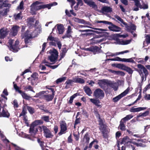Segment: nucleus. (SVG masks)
<instances>
[{"instance_id":"72a5a7b5","label":"nucleus","mask_w":150,"mask_h":150,"mask_svg":"<svg viewBox=\"0 0 150 150\" xmlns=\"http://www.w3.org/2000/svg\"><path fill=\"white\" fill-rule=\"evenodd\" d=\"M74 82L82 83H84L85 82V81L83 79L78 77L74 78Z\"/></svg>"},{"instance_id":"5701e85b","label":"nucleus","mask_w":150,"mask_h":150,"mask_svg":"<svg viewBox=\"0 0 150 150\" xmlns=\"http://www.w3.org/2000/svg\"><path fill=\"white\" fill-rule=\"evenodd\" d=\"M89 99L91 103L94 104L98 107H101V105L100 104V102L99 100L94 98H90Z\"/></svg>"},{"instance_id":"f8f14e48","label":"nucleus","mask_w":150,"mask_h":150,"mask_svg":"<svg viewBox=\"0 0 150 150\" xmlns=\"http://www.w3.org/2000/svg\"><path fill=\"white\" fill-rule=\"evenodd\" d=\"M85 3L90 7H91L95 10H97L98 7L95 2L92 0H83Z\"/></svg>"},{"instance_id":"4c0bfd02","label":"nucleus","mask_w":150,"mask_h":150,"mask_svg":"<svg viewBox=\"0 0 150 150\" xmlns=\"http://www.w3.org/2000/svg\"><path fill=\"white\" fill-rule=\"evenodd\" d=\"M121 62L134 63V61L132 58L129 59L121 58Z\"/></svg>"},{"instance_id":"9b49d317","label":"nucleus","mask_w":150,"mask_h":150,"mask_svg":"<svg viewBox=\"0 0 150 150\" xmlns=\"http://www.w3.org/2000/svg\"><path fill=\"white\" fill-rule=\"evenodd\" d=\"M129 90L130 89L129 88H127L123 92L119 95L117 96H116V97L114 98H113V101L115 102H117L122 97L126 95L129 92Z\"/></svg>"},{"instance_id":"5fc2aeb1","label":"nucleus","mask_w":150,"mask_h":150,"mask_svg":"<svg viewBox=\"0 0 150 150\" xmlns=\"http://www.w3.org/2000/svg\"><path fill=\"white\" fill-rule=\"evenodd\" d=\"M77 96V93L74 94L73 96H72L70 97V99L69 100V103H71L73 102V100L74 98H75Z\"/></svg>"},{"instance_id":"3c124183","label":"nucleus","mask_w":150,"mask_h":150,"mask_svg":"<svg viewBox=\"0 0 150 150\" xmlns=\"http://www.w3.org/2000/svg\"><path fill=\"white\" fill-rule=\"evenodd\" d=\"M95 69H96V68H94V69H90L89 70H85V71H83V73H81V71H79L78 72V73H80L82 75H84L85 76H87L88 75L87 74H86V73H84V71H93V70H94L95 71Z\"/></svg>"},{"instance_id":"e433bc0d","label":"nucleus","mask_w":150,"mask_h":150,"mask_svg":"<svg viewBox=\"0 0 150 150\" xmlns=\"http://www.w3.org/2000/svg\"><path fill=\"white\" fill-rule=\"evenodd\" d=\"M112 66H115L116 67L120 69L123 70L125 65L123 64H112Z\"/></svg>"},{"instance_id":"09e8293b","label":"nucleus","mask_w":150,"mask_h":150,"mask_svg":"<svg viewBox=\"0 0 150 150\" xmlns=\"http://www.w3.org/2000/svg\"><path fill=\"white\" fill-rule=\"evenodd\" d=\"M15 19L16 20L21 19L22 18V15L21 13H18L14 15Z\"/></svg>"},{"instance_id":"bb28decb","label":"nucleus","mask_w":150,"mask_h":150,"mask_svg":"<svg viewBox=\"0 0 150 150\" xmlns=\"http://www.w3.org/2000/svg\"><path fill=\"white\" fill-rule=\"evenodd\" d=\"M108 86L113 88L115 91H116L118 89V84L116 83L112 82L109 81Z\"/></svg>"},{"instance_id":"8fccbe9b","label":"nucleus","mask_w":150,"mask_h":150,"mask_svg":"<svg viewBox=\"0 0 150 150\" xmlns=\"http://www.w3.org/2000/svg\"><path fill=\"white\" fill-rule=\"evenodd\" d=\"M129 52V51L128 50H125L123 51H122L121 52H116L114 53V54H112V56H117L118 55L120 54H123L125 53H127Z\"/></svg>"},{"instance_id":"864d4df0","label":"nucleus","mask_w":150,"mask_h":150,"mask_svg":"<svg viewBox=\"0 0 150 150\" xmlns=\"http://www.w3.org/2000/svg\"><path fill=\"white\" fill-rule=\"evenodd\" d=\"M66 78L65 77H64L62 78L58 79L56 81V83H58L59 82H62L66 80Z\"/></svg>"},{"instance_id":"39448f33","label":"nucleus","mask_w":150,"mask_h":150,"mask_svg":"<svg viewBox=\"0 0 150 150\" xmlns=\"http://www.w3.org/2000/svg\"><path fill=\"white\" fill-rule=\"evenodd\" d=\"M49 53L51 55L48 57V59L51 62L54 63L57 60L58 56V53L57 50L55 49L51 50L49 51Z\"/></svg>"},{"instance_id":"c756f323","label":"nucleus","mask_w":150,"mask_h":150,"mask_svg":"<svg viewBox=\"0 0 150 150\" xmlns=\"http://www.w3.org/2000/svg\"><path fill=\"white\" fill-rule=\"evenodd\" d=\"M19 27L17 25L13 26L12 28V35L14 36L16 35L17 32L19 29Z\"/></svg>"},{"instance_id":"2f4dec72","label":"nucleus","mask_w":150,"mask_h":150,"mask_svg":"<svg viewBox=\"0 0 150 150\" xmlns=\"http://www.w3.org/2000/svg\"><path fill=\"white\" fill-rule=\"evenodd\" d=\"M8 11V8H4L3 10H1L0 11V17L2 18L6 16Z\"/></svg>"},{"instance_id":"f257e3e1","label":"nucleus","mask_w":150,"mask_h":150,"mask_svg":"<svg viewBox=\"0 0 150 150\" xmlns=\"http://www.w3.org/2000/svg\"><path fill=\"white\" fill-rule=\"evenodd\" d=\"M42 123L43 122L41 120H36L33 122L31 125L29 129V133L30 135L33 137H34L35 135L38 131L36 126Z\"/></svg>"},{"instance_id":"338daca9","label":"nucleus","mask_w":150,"mask_h":150,"mask_svg":"<svg viewBox=\"0 0 150 150\" xmlns=\"http://www.w3.org/2000/svg\"><path fill=\"white\" fill-rule=\"evenodd\" d=\"M78 2L77 4L79 5H80L81 6H82L83 3L82 0H76Z\"/></svg>"},{"instance_id":"f704fd0d","label":"nucleus","mask_w":150,"mask_h":150,"mask_svg":"<svg viewBox=\"0 0 150 150\" xmlns=\"http://www.w3.org/2000/svg\"><path fill=\"white\" fill-rule=\"evenodd\" d=\"M125 122L122 120H121L120 122V124L118 128L120 129L122 131H125Z\"/></svg>"},{"instance_id":"b1692460","label":"nucleus","mask_w":150,"mask_h":150,"mask_svg":"<svg viewBox=\"0 0 150 150\" xmlns=\"http://www.w3.org/2000/svg\"><path fill=\"white\" fill-rule=\"evenodd\" d=\"M72 28L71 27L68 25L67 30L66 33L65 35L63 37V38H64L66 37L69 38L71 36V34L72 33Z\"/></svg>"},{"instance_id":"412c9836","label":"nucleus","mask_w":150,"mask_h":150,"mask_svg":"<svg viewBox=\"0 0 150 150\" xmlns=\"http://www.w3.org/2000/svg\"><path fill=\"white\" fill-rule=\"evenodd\" d=\"M88 28H89L96 30H98V31H95V33H96L97 34H101L103 33L104 31H107V30L106 29H103L101 28H93L90 26H86Z\"/></svg>"},{"instance_id":"e2e57ef3","label":"nucleus","mask_w":150,"mask_h":150,"mask_svg":"<svg viewBox=\"0 0 150 150\" xmlns=\"http://www.w3.org/2000/svg\"><path fill=\"white\" fill-rule=\"evenodd\" d=\"M19 44V42L18 40H16L15 43V45H13L14 46V47L15 48H17L18 49V48L16 46L17 45H18Z\"/></svg>"},{"instance_id":"7c9ffc66","label":"nucleus","mask_w":150,"mask_h":150,"mask_svg":"<svg viewBox=\"0 0 150 150\" xmlns=\"http://www.w3.org/2000/svg\"><path fill=\"white\" fill-rule=\"evenodd\" d=\"M104 40V39H101L99 40H96L95 38H93L90 40L91 42V44H96L98 43L101 42Z\"/></svg>"},{"instance_id":"2eb2a0df","label":"nucleus","mask_w":150,"mask_h":150,"mask_svg":"<svg viewBox=\"0 0 150 150\" xmlns=\"http://www.w3.org/2000/svg\"><path fill=\"white\" fill-rule=\"evenodd\" d=\"M1 101H0V117L3 116L5 117H8L9 116V113L5 110L4 108L1 106Z\"/></svg>"},{"instance_id":"a18cd8bd","label":"nucleus","mask_w":150,"mask_h":150,"mask_svg":"<svg viewBox=\"0 0 150 150\" xmlns=\"http://www.w3.org/2000/svg\"><path fill=\"white\" fill-rule=\"evenodd\" d=\"M123 70L126 71L129 74H132L133 72V70L129 67L125 65Z\"/></svg>"},{"instance_id":"c03bdc74","label":"nucleus","mask_w":150,"mask_h":150,"mask_svg":"<svg viewBox=\"0 0 150 150\" xmlns=\"http://www.w3.org/2000/svg\"><path fill=\"white\" fill-rule=\"evenodd\" d=\"M128 36V35L127 34H125L124 35H121L120 34H115L113 35H112V36L114 38H125L127 37Z\"/></svg>"},{"instance_id":"aec40b11","label":"nucleus","mask_w":150,"mask_h":150,"mask_svg":"<svg viewBox=\"0 0 150 150\" xmlns=\"http://www.w3.org/2000/svg\"><path fill=\"white\" fill-rule=\"evenodd\" d=\"M13 42V40H9L8 42L9 45H8V47L11 51H12L14 52H16L18 51V50L17 48H14L13 45H12Z\"/></svg>"},{"instance_id":"473e14b6","label":"nucleus","mask_w":150,"mask_h":150,"mask_svg":"<svg viewBox=\"0 0 150 150\" xmlns=\"http://www.w3.org/2000/svg\"><path fill=\"white\" fill-rule=\"evenodd\" d=\"M125 26L128 31H130L131 30H135L136 29L135 25L133 24H131L129 25H127L126 24Z\"/></svg>"},{"instance_id":"6e6d98bb","label":"nucleus","mask_w":150,"mask_h":150,"mask_svg":"<svg viewBox=\"0 0 150 150\" xmlns=\"http://www.w3.org/2000/svg\"><path fill=\"white\" fill-rule=\"evenodd\" d=\"M84 139L85 140L86 142H88L89 141V138L88 133H86L84 136Z\"/></svg>"},{"instance_id":"20e7f679","label":"nucleus","mask_w":150,"mask_h":150,"mask_svg":"<svg viewBox=\"0 0 150 150\" xmlns=\"http://www.w3.org/2000/svg\"><path fill=\"white\" fill-rule=\"evenodd\" d=\"M97 23H103L105 24H111L110 26L108 27V28L109 30L112 31L118 32L120 31L121 28L118 26H117L114 25L112 24V23L110 22L106 21H98L96 22Z\"/></svg>"},{"instance_id":"423d86ee","label":"nucleus","mask_w":150,"mask_h":150,"mask_svg":"<svg viewBox=\"0 0 150 150\" xmlns=\"http://www.w3.org/2000/svg\"><path fill=\"white\" fill-rule=\"evenodd\" d=\"M39 128H40V130L41 131H42V129H43L44 136L48 138H52L53 136V135L50 130L46 127L42 126H40Z\"/></svg>"},{"instance_id":"cd10ccee","label":"nucleus","mask_w":150,"mask_h":150,"mask_svg":"<svg viewBox=\"0 0 150 150\" xmlns=\"http://www.w3.org/2000/svg\"><path fill=\"white\" fill-rule=\"evenodd\" d=\"M102 11L103 13H108L111 12L112 11V8L109 6H105L102 8Z\"/></svg>"},{"instance_id":"393cba45","label":"nucleus","mask_w":150,"mask_h":150,"mask_svg":"<svg viewBox=\"0 0 150 150\" xmlns=\"http://www.w3.org/2000/svg\"><path fill=\"white\" fill-rule=\"evenodd\" d=\"M132 140L130 139L128 136H126L123 138L121 143L124 144H127L131 143Z\"/></svg>"},{"instance_id":"c9c22d12","label":"nucleus","mask_w":150,"mask_h":150,"mask_svg":"<svg viewBox=\"0 0 150 150\" xmlns=\"http://www.w3.org/2000/svg\"><path fill=\"white\" fill-rule=\"evenodd\" d=\"M139 8L144 9H148V3L147 2H144L143 1Z\"/></svg>"},{"instance_id":"4d7b16f0","label":"nucleus","mask_w":150,"mask_h":150,"mask_svg":"<svg viewBox=\"0 0 150 150\" xmlns=\"http://www.w3.org/2000/svg\"><path fill=\"white\" fill-rule=\"evenodd\" d=\"M38 142L42 149H43V147L45 146L44 142L43 141H41L40 139H38Z\"/></svg>"},{"instance_id":"4468645a","label":"nucleus","mask_w":150,"mask_h":150,"mask_svg":"<svg viewBox=\"0 0 150 150\" xmlns=\"http://www.w3.org/2000/svg\"><path fill=\"white\" fill-rule=\"evenodd\" d=\"M61 131L59 134L60 135L63 134L67 130V125L65 121H61L60 122Z\"/></svg>"},{"instance_id":"1a4fd4ad","label":"nucleus","mask_w":150,"mask_h":150,"mask_svg":"<svg viewBox=\"0 0 150 150\" xmlns=\"http://www.w3.org/2000/svg\"><path fill=\"white\" fill-rule=\"evenodd\" d=\"M43 8L39 1H37L33 3L31 6V11L34 13L35 11Z\"/></svg>"},{"instance_id":"0e129e2a","label":"nucleus","mask_w":150,"mask_h":150,"mask_svg":"<svg viewBox=\"0 0 150 150\" xmlns=\"http://www.w3.org/2000/svg\"><path fill=\"white\" fill-rule=\"evenodd\" d=\"M42 118L46 122H48L49 121V117L47 116L43 117Z\"/></svg>"},{"instance_id":"ddd939ff","label":"nucleus","mask_w":150,"mask_h":150,"mask_svg":"<svg viewBox=\"0 0 150 150\" xmlns=\"http://www.w3.org/2000/svg\"><path fill=\"white\" fill-rule=\"evenodd\" d=\"M99 124L100 125V129L103 133L106 132L107 129V126L103 124V120L101 119L100 117H99Z\"/></svg>"},{"instance_id":"4be33fe9","label":"nucleus","mask_w":150,"mask_h":150,"mask_svg":"<svg viewBox=\"0 0 150 150\" xmlns=\"http://www.w3.org/2000/svg\"><path fill=\"white\" fill-rule=\"evenodd\" d=\"M146 107H138L136 108L132 107L130 110V111L131 112H139L140 111L145 110Z\"/></svg>"},{"instance_id":"603ef678","label":"nucleus","mask_w":150,"mask_h":150,"mask_svg":"<svg viewBox=\"0 0 150 150\" xmlns=\"http://www.w3.org/2000/svg\"><path fill=\"white\" fill-rule=\"evenodd\" d=\"M23 1H22L20 3L19 6L17 7V9L18 10H22L23 9Z\"/></svg>"},{"instance_id":"49530a36","label":"nucleus","mask_w":150,"mask_h":150,"mask_svg":"<svg viewBox=\"0 0 150 150\" xmlns=\"http://www.w3.org/2000/svg\"><path fill=\"white\" fill-rule=\"evenodd\" d=\"M35 20L34 19L30 18L27 19L28 25H32L34 24Z\"/></svg>"},{"instance_id":"6e6552de","label":"nucleus","mask_w":150,"mask_h":150,"mask_svg":"<svg viewBox=\"0 0 150 150\" xmlns=\"http://www.w3.org/2000/svg\"><path fill=\"white\" fill-rule=\"evenodd\" d=\"M49 89L51 90L52 93V95H44L45 93L46 92L45 91H42L38 93V94H39L40 95L43 94L44 98V99L47 101H49L52 100L53 99L54 96V89L51 88Z\"/></svg>"},{"instance_id":"bf43d9fd","label":"nucleus","mask_w":150,"mask_h":150,"mask_svg":"<svg viewBox=\"0 0 150 150\" xmlns=\"http://www.w3.org/2000/svg\"><path fill=\"white\" fill-rule=\"evenodd\" d=\"M74 81V78L72 80H67L66 82V83L67 84H71Z\"/></svg>"},{"instance_id":"6ab92c4d","label":"nucleus","mask_w":150,"mask_h":150,"mask_svg":"<svg viewBox=\"0 0 150 150\" xmlns=\"http://www.w3.org/2000/svg\"><path fill=\"white\" fill-rule=\"evenodd\" d=\"M9 30L6 28H3L0 30V38L3 39L7 34Z\"/></svg>"},{"instance_id":"a878e982","label":"nucleus","mask_w":150,"mask_h":150,"mask_svg":"<svg viewBox=\"0 0 150 150\" xmlns=\"http://www.w3.org/2000/svg\"><path fill=\"white\" fill-rule=\"evenodd\" d=\"M131 40H117V43L118 44L121 45H127L129 44L131 42Z\"/></svg>"},{"instance_id":"de8ad7c7","label":"nucleus","mask_w":150,"mask_h":150,"mask_svg":"<svg viewBox=\"0 0 150 150\" xmlns=\"http://www.w3.org/2000/svg\"><path fill=\"white\" fill-rule=\"evenodd\" d=\"M24 89L25 91H30L35 93V91L33 90V88L30 86H24Z\"/></svg>"},{"instance_id":"ea45409f","label":"nucleus","mask_w":150,"mask_h":150,"mask_svg":"<svg viewBox=\"0 0 150 150\" xmlns=\"http://www.w3.org/2000/svg\"><path fill=\"white\" fill-rule=\"evenodd\" d=\"M133 116L131 115H127L125 117L122 118L121 120L125 122L126 121H128L132 118L133 117Z\"/></svg>"},{"instance_id":"79ce46f5","label":"nucleus","mask_w":150,"mask_h":150,"mask_svg":"<svg viewBox=\"0 0 150 150\" xmlns=\"http://www.w3.org/2000/svg\"><path fill=\"white\" fill-rule=\"evenodd\" d=\"M72 19L74 21L78 23H85V21L83 19H80L79 18L76 17L73 18Z\"/></svg>"},{"instance_id":"f3484780","label":"nucleus","mask_w":150,"mask_h":150,"mask_svg":"<svg viewBox=\"0 0 150 150\" xmlns=\"http://www.w3.org/2000/svg\"><path fill=\"white\" fill-rule=\"evenodd\" d=\"M26 109H27L29 112L31 114L34 112V110L31 107L29 106H24L23 107V110L22 112L20 114V116L24 115L26 111Z\"/></svg>"},{"instance_id":"58836bf2","label":"nucleus","mask_w":150,"mask_h":150,"mask_svg":"<svg viewBox=\"0 0 150 150\" xmlns=\"http://www.w3.org/2000/svg\"><path fill=\"white\" fill-rule=\"evenodd\" d=\"M84 91L89 96H90L92 93V92L91 89L87 87H84Z\"/></svg>"},{"instance_id":"0eeeda50","label":"nucleus","mask_w":150,"mask_h":150,"mask_svg":"<svg viewBox=\"0 0 150 150\" xmlns=\"http://www.w3.org/2000/svg\"><path fill=\"white\" fill-rule=\"evenodd\" d=\"M14 82H13L14 88L16 90V91L18 92L21 94L23 98L27 100H28L31 98V97L28 96L26 93L21 91L20 90L21 88L18 87L16 84H14Z\"/></svg>"},{"instance_id":"f03ea898","label":"nucleus","mask_w":150,"mask_h":150,"mask_svg":"<svg viewBox=\"0 0 150 150\" xmlns=\"http://www.w3.org/2000/svg\"><path fill=\"white\" fill-rule=\"evenodd\" d=\"M39 30V29H37L33 32L31 30H28L25 34L22 35L23 38H25V41L26 44L29 43L28 41L29 39L37 36L39 33H38ZM40 33L39 32V33Z\"/></svg>"},{"instance_id":"dca6fc26","label":"nucleus","mask_w":150,"mask_h":150,"mask_svg":"<svg viewBox=\"0 0 150 150\" xmlns=\"http://www.w3.org/2000/svg\"><path fill=\"white\" fill-rule=\"evenodd\" d=\"M109 82L107 80L103 79L99 80L98 84L101 88H104L108 85Z\"/></svg>"},{"instance_id":"a19ab883","label":"nucleus","mask_w":150,"mask_h":150,"mask_svg":"<svg viewBox=\"0 0 150 150\" xmlns=\"http://www.w3.org/2000/svg\"><path fill=\"white\" fill-rule=\"evenodd\" d=\"M99 49V48L96 46L91 47V52L94 54L98 52Z\"/></svg>"},{"instance_id":"7ed1b4c3","label":"nucleus","mask_w":150,"mask_h":150,"mask_svg":"<svg viewBox=\"0 0 150 150\" xmlns=\"http://www.w3.org/2000/svg\"><path fill=\"white\" fill-rule=\"evenodd\" d=\"M138 69H137V71L139 73L142 78V81L144 80H146L147 75L148 74V72L146 68L142 65L138 64L137 65Z\"/></svg>"},{"instance_id":"a211bd4d","label":"nucleus","mask_w":150,"mask_h":150,"mask_svg":"<svg viewBox=\"0 0 150 150\" xmlns=\"http://www.w3.org/2000/svg\"><path fill=\"white\" fill-rule=\"evenodd\" d=\"M135 3V6H136L133 8V10L134 11H138L139 10L141 5L143 1V0H132Z\"/></svg>"},{"instance_id":"37998d69","label":"nucleus","mask_w":150,"mask_h":150,"mask_svg":"<svg viewBox=\"0 0 150 150\" xmlns=\"http://www.w3.org/2000/svg\"><path fill=\"white\" fill-rule=\"evenodd\" d=\"M115 18L118 20V23L120 24H123L125 25H126V23L119 16H116L115 17Z\"/></svg>"},{"instance_id":"69168bd1","label":"nucleus","mask_w":150,"mask_h":150,"mask_svg":"<svg viewBox=\"0 0 150 150\" xmlns=\"http://www.w3.org/2000/svg\"><path fill=\"white\" fill-rule=\"evenodd\" d=\"M143 117H144L149 115V111H146L145 112L142 113Z\"/></svg>"},{"instance_id":"680f3d73","label":"nucleus","mask_w":150,"mask_h":150,"mask_svg":"<svg viewBox=\"0 0 150 150\" xmlns=\"http://www.w3.org/2000/svg\"><path fill=\"white\" fill-rule=\"evenodd\" d=\"M13 104L15 108H17L18 107V105L16 100H14L13 101Z\"/></svg>"},{"instance_id":"774afa93","label":"nucleus","mask_w":150,"mask_h":150,"mask_svg":"<svg viewBox=\"0 0 150 150\" xmlns=\"http://www.w3.org/2000/svg\"><path fill=\"white\" fill-rule=\"evenodd\" d=\"M121 135L120 132L119 131L117 132L116 133V138H119Z\"/></svg>"},{"instance_id":"9d476101","label":"nucleus","mask_w":150,"mask_h":150,"mask_svg":"<svg viewBox=\"0 0 150 150\" xmlns=\"http://www.w3.org/2000/svg\"><path fill=\"white\" fill-rule=\"evenodd\" d=\"M93 96L96 98L101 99L104 97V93L102 90L98 88L95 90L94 92Z\"/></svg>"},{"instance_id":"13d9d810","label":"nucleus","mask_w":150,"mask_h":150,"mask_svg":"<svg viewBox=\"0 0 150 150\" xmlns=\"http://www.w3.org/2000/svg\"><path fill=\"white\" fill-rule=\"evenodd\" d=\"M146 41L148 44L150 43V35H147L146 36Z\"/></svg>"},{"instance_id":"052dcab7","label":"nucleus","mask_w":150,"mask_h":150,"mask_svg":"<svg viewBox=\"0 0 150 150\" xmlns=\"http://www.w3.org/2000/svg\"><path fill=\"white\" fill-rule=\"evenodd\" d=\"M116 74L121 75L122 76H124L125 74V73L124 72L120 71H116Z\"/></svg>"},{"instance_id":"c85d7f7f","label":"nucleus","mask_w":150,"mask_h":150,"mask_svg":"<svg viewBox=\"0 0 150 150\" xmlns=\"http://www.w3.org/2000/svg\"><path fill=\"white\" fill-rule=\"evenodd\" d=\"M56 26L57 27L58 33L59 34H62L64 30V27L63 25L61 24H58Z\"/></svg>"}]
</instances>
